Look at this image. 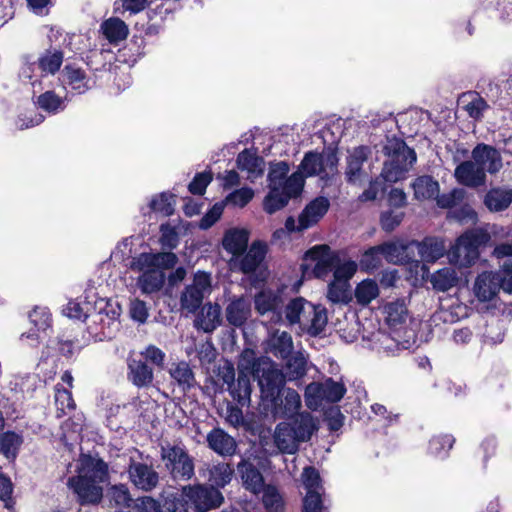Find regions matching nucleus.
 <instances>
[{"label":"nucleus","instance_id":"obj_43","mask_svg":"<svg viewBox=\"0 0 512 512\" xmlns=\"http://www.w3.org/2000/svg\"><path fill=\"white\" fill-rule=\"evenodd\" d=\"M287 425L297 444L310 440L315 429V425L309 414L301 416L300 418L295 419L291 424Z\"/></svg>","mask_w":512,"mask_h":512},{"label":"nucleus","instance_id":"obj_34","mask_svg":"<svg viewBox=\"0 0 512 512\" xmlns=\"http://www.w3.org/2000/svg\"><path fill=\"white\" fill-rule=\"evenodd\" d=\"M169 374L183 392H189L196 386L194 372L186 361L172 364Z\"/></svg>","mask_w":512,"mask_h":512},{"label":"nucleus","instance_id":"obj_48","mask_svg":"<svg viewBox=\"0 0 512 512\" xmlns=\"http://www.w3.org/2000/svg\"><path fill=\"white\" fill-rule=\"evenodd\" d=\"M204 295L203 291L194 286L187 285L181 293V308L189 313H196L202 306Z\"/></svg>","mask_w":512,"mask_h":512},{"label":"nucleus","instance_id":"obj_29","mask_svg":"<svg viewBox=\"0 0 512 512\" xmlns=\"http://www.w3.org/2000/svg\"><path fill=\"white\" fill-rule=\"evenodd\" d=\"M285 363L280 369L285 375L286 381H296L302 379L308 370V359L302 352H295L283 358Z\"/></svg>","mask_w":512,"mask_h":512},{"label":"nucleus","instance_id":"obj_39","mask_svg":"<svg viewBox=\"0 0 512 512\" xmlns=\"http://www.w3.org/2000/svg\"><path fill=\"white\" fill-rule=\"evenodd\" d=\"M23 444V436L15 431L0 432V454L14 460Z\"/></svg>","mask_w":512,"mask_h":512},{"label":"nucleus","instance_id":"obj_58","mask_svg":"<svg viewBox=\"0 0 512 512\" xmlns=\"http://www.w3.org/2000/svg\"><path fill=\"white\" fill-rule=\"evenodd\" d=\"M327 298L332 303H344L347 304L350 301L348 283L333 280L328 285Z\"/></svg>","mask_w":512,"mask_h":512},{"label":"nucleus","instance_id":"obj_3","mask_svg":"<svg viewBox=\"0 0 512 512\" xmlns=\"http://www.w3.org/2000/svg\"><path fill=\"white\" fill-rule=\"evenodd\" d=\"M491 240L490 234L483 229L469 230L458 237L456 244L449 251L452 264L459 268L473 266L479 258V248Z\"/></svg>","mask_w":512,"mask_h":512},{"label":"nucleus","instance_id":"obj_15","mask_svg":"<svg viewBox=\"0 0 512 512\" xmlns=\"http://www.w3.org/2000/svg\"><path fill=\"white\" fill-rule=\"evenodd\" d=\"M380 252L388 262L395 264H412L419 261L410 255L412 250V241L409 243H400L396 241H386L378 245Z\"/></svg>","mask_w":512,"mask_h":512},{"label":"nucleus","instance_id":"obj_45","mask_svg":"<svg viewBox=\"0 0 512 512\" xmlns=\"http://www.w3.org/2000/svg\"><path fill=\"white\" fill-rule=\"evenodd\" d=\"M261 491L263 492L262 503L266 512H284L285 501L276 486L268 484Z\"/></svg>","mask_w":512,"mask_h":512},{"label":"nucleus","instance_id":"obj_13","mask_svg":"<svg viewBox=\"0 0 512 512\" xmlns=\"http://www.w3.org/2000/svg\"><path fill=\"white\" fill-rule=\"evenodd\" d=\"M251 315V304L244 296L233 295L225 308V318L230 326L241 328Z\"/></svg>","mask_w":512,"mask_h":512},{"label":"nucleus","instance_id":"obj_5","mask_svg":"<svg viewBox=\"0 0 512 512\" xmlns=\"http://www.w3.org/2000/svg\"><path fill=\"white\" fill-rule=\"evenodd\" d=\"M160 457L173 480L187 481L194 476V460L184 446L170 443L162 445Z\"/></svg>","mask_w":512,"mask_h":512},{"label":"nucleus","instance_id":"obj_53","mask_svg":"<svg viewBox=\"0 0 512 512\" xmlns=\"http://www.w3.org/2000/svg\"><path fill=\"white\" fill-rule=\"evenodd\" d=\"M107 496L110 503L118 507H131L133 502L130 491L125 484L112 485L107 491Z\"/></svg>","mask_w":512,"mask_h":512},{"label":"nucleus","instance_id":"obj_52","mask_svg":"<svg viewBox=\"0 0 512 512\" xmlns=\"http://www.w3.org/2000/svg\"><path fill=\"white\" fill-rule=\"evenodd\" d=\"M379 295L377 283L372 279L360 282L355 288V298L361 305H368Z\"/></svg>","mask_w":512,"mask_h":512},{"label":"nucleus","instance_id":"obj_59","mask_svg":"<svg viewBox=\"0 0 512 512\" xmlns=\"http://www.w3.org/2000/svg\"><path fill=\"white\" fill-rule=\"evenodd\" d=\"M492 255L499 260V266L503 272L512 273V242L497 245Z\"/></svg>","mask_w":512,"mask_h":512},{"label":"nucleus","instance_id":"obj_56","mask_svg":"<svg viewBox=\"0 0 512 512\" xmlns=\"http://www.w3.org/2000/svg\"><path fill=\"white\" fill-rule=\"evenodd\" d=\"M289 165L285 161L274 163L270 166L268 173L269 187H284V183L288 180Z\"/></svg>","mask_w":512,"mask_h":512},{"label":"nucleus","instance_id":"obj_24","mask_svg":"<svg viewBox=\"0 0 512 512\" xmlns=\"http://www.w3.org/2000/svg\"><path fill=\"white\" fill-rule=\"evenodd\" d=\"M454 175L460 184L468 187L481 185L486 177L484 168L478 167L471 160L461 162L456 167Z\"/></svg>","mask_w":512,"mask_h":512},{"label":"nucleus","instance_id":"obj_8","mask_svg":"<svg viewBox=\"0 0 512 512\" xmlns=\"http://www.w3.org/2000/svg\"><path fill=\"white\" fill-rule=\"evenodd\" d=\"M346 391L342 382H336L331 377L326 378L323 382H311L305 388L307 406L309 408L317 407L323 401L337 403L344 397Z\"/></svg>","mask_w":512,"mask_h":512},{"label":"nucleus","instance_id":"obj_57","mask_svg":"<svg viewBox=\"0 0 512 512\" xmlns=\"http://www.w3.org/2000/svg\"><path fill=\"white\" fill-rule=\"evenodd\" d=\"M213 180V173L211 170L198 172L194 175L193 179L188 185V191L192 195L202 196L205 194L208 185Z\"/></svg>","mask_w":512,"mask_h":512},{"label":"nucleus","instance_id":"obj_38","mask_svg":"<svg viewBox=\"0 0 512 512\" xmlns=\"http://www.w3.org/2000/svg\"><path fill=\"white\" fill-rule=\"evenodd\" d=\"M30 323L33 328L27 333L26 337L35 339L38 337V332L46 331L51 327L52 318L51 313L47 307L36 306L28 315Z\"/></svg>","mask_w":512,"mask_h":512},{"label":"nucleus","instance_id":"obj_18","mask_svg":"<svg viewBox=\"0 0 512 512\" xmlns=\"http://www.w3.org/2000/svg\"><path fill=\"white\" fill-rule=\"evenodd\" d=\"M200 308L194 326L205 333H212L222 324L221 306L218 303L207 302Z\"/></svg>","mask_w":512,"mask_h":512},{"label":"nucleus","instance_id":"obj_55","mask_svg":"<svg viewBox=\"0 0 512 512\" xmlns=\"http://www.w3.org/2000/svg\"><path fill=\"white\" fill-rule=\"evenodd\" d=\"M456 276L455 272L449 268H443L436 271L431 278L433 287L438 290L445 292L455 285Z\"/></svg>","mask_w":512,"mask_h":512},{"label":"nucleus","instance_id":"obj_10","mask_svg":"<svg viewBox=\"0 0 512 512\" xmlns=\"http://www.w3.org/2000/svg\"><path fill=\"white\" fill-rule=\"evenodd\" d=\"M127 473L134 487L144 492H151L159 484V473L152 465L131 459Z\"/></svg>","mask_w":512,"mask_h":512},{"label":"nucleus","instance_id":"obj_9","mask_svg":"<svg viewBox=\"0 0 512 512\" xmlns=\"http://www.w3.org/2000/svg\"><path fill=\"white\" fill-rule=\"evenodd\" d=\"M305 259L315 261L313 274L316 278H324L340 262V257L336 252L326 245H316L305 253Z\"/></svg>","mask_w":512,"mask_h":512},{"label":"nucleus","instance_id":"obj_21","mask_svg":"<svg viewBox=\"0 0 512 512\" xmlns=\"http://www.w3.org/2000/svg\"><path fill=\"white\" fill-rule=\"evenodd\" d=\"M327 322L328 318L326 309L321 305H314L310 302L301 328L310 336L317 337L325 330Z\"/></svg>","mask_w":512,"mask_h":512},{"label":"nucleus","instance_id":"obj_11","mask_svg":"<svg viewBox=\"0 0 512 512\" xmlns=\"http://www.w3.org/2000/svg\"><path fill=\"white\" fill-rule=\"evenodd\" d=\"M268 251L267 244L264 241L256 240L252 242L249 249L234 260V268L244 275H254L260 265L263 263Z\"/></svg>","mask_w":512,"mask_h":512},{"label":"nucleus","instance_id":"obj_51","mask_svg":"<svg viewBox=\"0 0 512 512\" xmlns=\"http://www.w3.org/2000/svg\"><path fill=\"white\" fill-rule=\"evenodd\" d=\"M382 254L378 245L372 246L365 250L359 260L361 271L373 273L382 265Z\"/></svg>","mask_w":512,"mask_h":512},{"label":"nucleus","instance_id":"obj_20","mask_svg":"<svg viewBox=\"0 0 512 512\" xmlns=\"http://www.w3.org/2000/svg\"><path fill=\"white\" fill-rule=\"evenodd\" d=\"M472 158L478 167L485 169L486 164H488L487 170L491 174L498 172L502 167L499 151L495 147L484 143H479L474 147Z\"/></svg>","mask_w":512,"mask_h":512},{"label":"nucleus","instance_id":"obj_60","mask_svg":"<svg viewBox=\"0 0 512 512\" xmlns=\"http://www.w3.org/2000/svg\"><path fill=\"white\" fill-rule=\"evenodd\" d=\"M55 389V403L57 409L65 414L66 410H73L76 407L72 392L69 389L63 387L62 384L58 383L54 387Z\"/></svg>","mask_w":512,"mask_h":512},{"label":"nucleus","instance_id":"obj_25","mask_svg":"<svg viewBox=\"0 0 512 512\" xmlns=\"http://www.w3.org/2000/svg\"><path fill=\"white\" fill-rule=\"evenodd\" d=\"M249 231L246 229L232 228L224 233L222 239L223 248L234 258H238L248 249Z\"/></svg>","mask_w":512,"mask_h":512},{"label":"nucleus","instance_id":"obj_23","mask_svg":"<svg viewBox=\"0 0 512 512\" xmlns=\"http://www.w3.org/2000/svg\"><path fill=\"white\" fill-rule=\"evenodd\" d=\"M415 200L423 202L432 200L440 192L439 182L428 174L417 176L410 184Z\"/></svg>","mask_w":512,"mask_h":512},{"label":"nucleus","instance_id":"obj_27","mask_svg":"<svg viewBox=\"0 0 512 512\" xmlns=\"http://www.w3.org/2000/svg\"><path fill=\"white\" fill-rule=\"evenodd\" d=\"M418 249L422 261L434 263L444 256L446 248L444 241L437 237H425L421 242L412 241V248Z\"/></svg>","mask_w":512,"mask_h":512},{"label":"nucleus","instance_id":"obj_31","mask_svg":"<svg viewBox=\"0 0 512 512\" xmlns=\"http://www.w3.org/2000/svg\"><path fill=\"white\" fill-rule=\"evenodd\" d=\"M100 31L105 39L114 45L125 40L129 34L128 25L118 17H110L104 20L100 25Z\"/></svg>","mask_w":512,"mask_h":512},{"label":"nucleus","instance_id":"obj_7","mask_svg":"<svg viewBox=\"0 0 512 512\" xmlns=\"http://www.w3.org/2000/svg\"><path fill=\"white\" fill-rule=\"evenodd\" d=\"M184 496L188 505L195 512H208L219 508L224 502L221 491L213 485L194 484L183 487Z\"/></svg>","mask_w":512,"mask_h":512},{"label":"nucleus","instance_id":"obj_19","mask_svg":"<svg viewBox=\"0 0 512 512\" xmlns=\"http://www.w3.org/2000/svg\"><path fill=\"white\" fill-rule=\"evenodd\" d=\"M329 207V200L323 196L310 201L299 214L300 229H308L317 224L328 212Z\"/></svg>","mask_w":512,"mask_h":512},{"label":"nucleus","instance_id":"obj_41","mask_svg":"<svg viewBox=\"0 0 512 512\" xmlns=\"http://www.w3.org/2000/svg\"><path fill=\"white\" fill-rule=\"evenodd\" d=\"M386 313V323L391 329H397L406 322L408 309L404 300H396L387 303L384 307Z\"/></svg>","mask_w":512,"mask_h":512},{"label":"nucleus","instance_id":"obj_32","mask_svg":"<svg viewBox=\"0 0 512 512\" xmlns=\"http://www.w3.org/2000/svg\"><path fill=\"white\" fill-rule=\"evenodd\" d=\"M64 83L69 85L78 94L85 93L89 87V78L86 72L74 64H67L62 70Z\"/></svg>","mask_w":512,"mask_h":512},{"label":"nucleus","instance_id":"obj_50","mask_svg":"<svg viewBox=\"0 0 512 512\" xmlns=\"http://www.w3.org/2000/svg\"><path fill=\"white\" fill-rule=\"evenodd\" d=\"M64 59V54L61 50H46V52L39 57L38 67L41 71L54 75L59 71Z\"/></svg>","mask_w":512,"mask_h":512},{"label":"nucleus","instance_id":"obj_61","mask_svg":"<svg viewBox=\"0 0 512 512\" xmlns=\"http://www.w3.org/2000/svg\"><path fill=\"white\" fill-rule=\"evenodd\" d=\"M302 479L307 492H321L323 490L320 473L314 466H306L303 469Z\"/></svg>","mask_w":512,"mask_h":512},{"label":"nucleus","instance_id":"obj_14","mask_svg":"<svg viewBox=\"0 0 512 512\" xmlns=\"http://www.w3.org/2000/svg\"><path fill=\"white\" fill-rule=\"evenodd\" d=\"M300 407L301 399L298 392L285 387L275 401H272L271 404H267V408L271 410L273 416L280 418L296 413Z\"/></svg>","mask_w":512,"mask_h":512},{"label":"nucleus","instance_id":"obj_22","mask_svg":"<svg viewBox=\"0 0 512 512\" xmlns=\"http://www.w3.org/2000/svg\"><path fill=\"white\" fill-rule=\"evenodd\" d=\"M237 471L247 490L254 494L261 492L265 486L263 475L250 460L242 459L237 465Z\"/></svg>","mask_w":512,"mask_h":512},{"label":"nucleus","instance_id":"obj_28","mask_svg":"<svg viewBox=\"0 0 512 512\" xmlns=\"http://www.w3.org/2000/svg\"><path fill=\"white\" fill-rule=\"evenodd\" d=\"M120 313L118 311H112V316L109 313L96 312L92 315V321L96 325H100V329L93 328L91 325L88 326L90 334L95 335L99 340L104 338H111V334L118 329L119 321L118 318Z\"/></svg>","mask_w":512,"mask_h":512},{"label":"nucleus","instance_id":"obj_40","mask_svg":"<svg viewBox=\"0 0 512 512\" xmlns=\"http://www.w3.org/2000/svg\"><path fill=\"white\" fill-rule=\"evenodd\" d=\"M165 283V274L158 269H147L138 278V284L143 293L152 294L162 289Z\"/></svg>","mask_w":512,"mask_h":512},{"label":"nucleus","instance_id":"obj_44","mask_svg":"<svg viewBox=\"0 0 512 512\" xmlns=\"http://www.w3.org/2000/svg\"><path fill=\"white\" fill-rule=\"evenodd\" d=\"M37 106L49 114H57L66 108L65 98L56 94L53 90L41 93L37 97Z\"/></svg>","mask_w":512,"mask_h":512},{"label":"nucleus","instance_id":"obj_26","mask_svg":"<svg viewBox=\"0 0 512 512\" xmlns=\"http://www.w3.org/2000/svg\"><path fill=\"white\" fill-rule=\"evenodd\" d=\"M208 447L221 456H231L235 453V439L221 428H213L206 437Z\"/></svg>","mask_w":512,"mask_h":512},{"label":"nucleus","instance_id":"obj_64","mask_svg":"<svg viewBox=\"0 0 512 512\" xmlns=\"http://www.w3.org/2000/svg\"><path fill=\"white\" fill-rule=\"evenodd\" d=\"M325 507L321 492H306L303 498L302 512H324Z\"/></svg>","mask_w":512,"mask_h":512},{"label":"nucleus","instance_id":"obj_47","mask_svg":"<svg viewBox=\"0 0 512 512\" xmlns=\"http://www.w3.org/2000/svg\"><path fill=\"white\" fill-rule=\"evenodd\" d=\"M176 204V195L170 192H161L154 196L149 203L150 209L165 217L174 214Z\"/></svg>","mask_w":512,"mask_h":512},{"label":"nucleus","instance_id":"obj_49","mask_svg":"<svg viewBox=\"0 0 512 512\" xmlns=\"http://www.w3.org/2000/svg\"><path fill=\"white\" fill-rule=\"evenodd\" d=\"M300 169L304 178L320 174L325 170L324 156L314 151L305 153L300 163Z\"/></svg>","mask_w":512,"mask_h":512},{"label":"nucleus","instance_id":"obj_35","mask_svg":"<svg viewBox=\"0 0 512 512\" xmlns=\"http://www.w3.org/2000/svg\"><path fill=\"white\" fill-rule=\"evenodd\" d=\"M371 149L368 146L360 145L355 147L347 157L346 176L348 181H355L360 177L364 162L367 161Z\"/></svg>","mask_w":512,"mask_h":512},{"label":"nucleus","instance_id":"obj_63","mask_svg":"<svg viewBox=\"0 0 512 512\" xmlns=\"http://www.w3.org/2000/svg\"><path fill=\"white\" fill-rule=\"evenodd\" d=\"M165 353L155 345H148L144 351L140 352L142 360L146 361L149 365H153L158 369L164 368Z\"/></svg>","mask_w":512,"mask_h":512},{"label":"nucleus","instance_id":"obj_54","mask_svg":"<svg viewBox=\"0 0 512 512\" xmlns=\"http://www.w3.org/2000/svg\"><path fill=\"white\" fill-rule=\"evenodd\" d=\"M186 498L183 489L181 493L169 494L161 504V512H188L189 505Z\"/></svg>","mask_w":512,"mask_h":512},{"label":"nucleus","instance_id":"obj_46","mask_svg":"<svg viewBox=\"0 0 512 512\" xmlns=\"http://www.w3.org/2000/svg\"><path fill=\"white\" fill-rule=\"evenodd\" d=\"M275 444L282 453L294 454L298 450V444L294 439L287 424H278L275 430Z\"/></svg>","mask_w":512,"mask_h":512},{"label":"nucleus","instance_id":"obj_16","mask_svg":"<svg viewBox=\"0 0 512 512\" xmlns=\"http://www.w3.org/2000/svg\"><path fill=\"white\" fill-rule=\"evenodd\" d=\"M500 289H502L501 276L488 271L477 276L473 288L475 296L481 302L492 300Z\"/></svg>","mask_w":512,"mask_h":512},{"label":"nucleus","instance_id":"obj_6","mask_svg":"<svg viewBox=\"0 0 512 512\" xmlns=\"http://www.w3.org/2000/svg\"><path fill=\"white\" fill-rule=\"evenodd\" d=\"M305 179L301 172L292 173L284 183V187H269V192L264 197L263 209L268 214H274L284 208L290 199L301 195Z\"/></svg>","mask_w":512,"mask_h":512},{"label":"nucleus","instance_id":"obj_2","mask_svg":"<svg viewBox=\"0 0 512 512\" xmlns=\"http://www.w3.org/2000/svg\"><path fill=\"white\" fill-rule=\"evenodd\" d=\"M383 153L388 160L384 162L381 177L389 184L403 179L417 160L415 150L410 148L403 139L395 136L387 138Z\"/></svg>","mask_w":512,"mask_h":512},{"label":"nucleus","instance_id":"obj_17","mask_svg":"<svg viewBox=\"0 0 512 512\" xmlns=\"http://www.w3.org/2000/svg\"><path fill=\"white\" fill-rule=\"evenodd\" d=\"M127 378L137 388H149L154 381V370L146 361L129 359L127 364Z\"/></svg>","mask_w":512,"mask_h":512},{"label":"nucleus","instance_id":"obj_33","mask_svg":"<svg viewBox=\"0 0 512 512\" xmlns=\"http://www.w3.org/2000/svg\"><path fill=\"white\" fill-rule=\"evenodd\" d=\"M512 203V189L491 188L484 197V204L491 212L506 210Z\"/></svg>","mask_w":512,"mask_h":512},{"label":"nucleus","instance_id":"obj_42","mask_svg":"<svg viewBox=\"0 0 512 512\" xmlns=\"http://www.w3.org/2000/svg\"><path fill=\"white\" fill-rule=\"evenodd\" d=\"M310 304L305 298L299 296L292 298L284 309V314L289 325L299 324L302 327L303 319Z\"/></svg>","mask_w":512,"mask_h":512},{"label":"nucleus","instance_id":"obj_30","mask_svg":"<svg viewBox=\"0 0 512 512\" xmlns=\"http://www.w3.org/2000/svg\"><path fill=\"white\" fill-rule=\"evenodd\" d=\"M456 443V438L451 433H439L433 435L427 445V454L440 460L450 456V451Z\"/></svg>","mask_w":512,"mask_h":512},{"label":"nucleus","instance_id":"obj_1","mask_svg":"<svg viewBox=\"0 0 512 512\" xmlns=\"http://www.w3.org/2000/svg\"><path fill=\"white\" fill-rule=\"evenodd\" d=\"M108 480V464L100 457L84 455L77 474L68 479V486L80 506L98 505L103 499L102 484Z\"/></svg>","mask_w":512,"mask_h":512},{"label":"nucleus","instance_id":"obj_4","mask_svg":"<svg viewBox=\"0 0 512 512\" xmlns=\"http://www.w3.org/2000/svg\"><path fill=\"white\" fill-rule=\"evenodd\" d=\"M252 375L257 378L264 405L275 401L285 387V375L273 362L256 359L252 363Z\"/></svg>","mask_w":512,"mask_h":512},{"label":"nucleus","instance_id":"obj_62","mask_svg":"<svg viewBox=\"0 0 512 512\" xmlns=\"http://www.w3.org/2000/svg\"><path fill=\"white\" fill-rule=\"evenodd\" d=\"M160 243L163 248L173 250L179 244V234L176 227L166 222L160 225Z\"/></svg>","mask_w":512,"mask_h":512},{"label":"nucleus","instance_id":"obj_12","mask_svg":"<svg viewBox=\"0 0 512 512\" xmlns=\"http://www.w3.org/2000/svg\"><path fill=\"white\" fill-rule=\"evenodd\" d=\"M282 307V297L270 289L261 290L254 296V308L257 314L263 316L271 312L275 323L282 320Z\"/></svg>","mask_w":512,"mask_h":512},{"label":"nucleus","instance_id":"obj_36","mask_svg":"<svg viewBox=\"0 0 512 512\" xmlns=\"http://www.w3.org/2000/svg\"><path fill=\"white\" fill-rule=\"evenodd\" d=\"M237 167L241 171H247L249 174L261 176L264 172V159L258 156L256 152L250 149L241 151L236 159Z\"/></svg>","mask_w":512,"mask_h":512},{"label":"nucleus","instance_id":"obj_37","mask_svg":"<svg viewBox=\"0 0 512 512\" xmlns=\"http://www.w3.org/2000/svg\"><path fill=\"white\" fill-rule=\"evenodd\" d=\"M251 391L252 388L249 375L240 370L238 372L236 382L232 384V387L228 391L230 396L238 405L245 406L250 402Z\"/></svg>","mask_w":512,"mask_h":512}]
</instances>
